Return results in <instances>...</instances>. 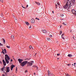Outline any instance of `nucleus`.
<instances>
[{
    "instance_id": "obj_59",
    "label": "nucleus",
    "mask_w": 76,
    "mask_h": 76,
    "mask_svg": "<svg viewBox=\"0 0 76 76\" xmlns=\"http://www.w3.org/2000/svg\"><path fill=\"white\" fill-rule=\"evenodd\" d=\"M61 25L60 26V28H61Z\"/></svg>"
},
{
    "instance_id": "obj_1",
    "label": "nucleus",
    "mask_w": 76,
    "mask_h": 76,
    "mask_svg": "<svg viewBox=\"0 0 76 76\" xmlns=\"http://www.w3.org/2000/svg\"><path fill=\"white\" fill-rule=\"evenodd\" d=\"M72 5H75V0H68L67 1V3L64 6V9H66L68 6H70L71 4H72Z\"/></svg>"
},
{
    "instance_id": "obj_19",
    "label": "nucleus",
    "mask_w": 76,
    "mask_h": 76,
    "mask_svg": "<svg viewBox=\"0 0 76 76\" xmlns=\"http://www.w3.org/2000/svg\"><path fill=\"white\" fill-rule=\"evenodd\" d=\"M11 38L12 39H14V36L13 35L11 36Z\"/></svg>"
},
{
    "instance_id": "obj_44",
    "label": "nucleus",
    "mask_w": 76,
    "mask_h": 76,
    "mask_svg": "<svg viewBox=\"0 0 76 76\" xmlns=\"http://www.w3.org/2000/svg\"><path fill=\"white\" fill-rule=\"evenodd\" d=\"M28 7V5H27L26 6V7Z\"/></svg>"
},
{
    "instance_id": "obj_54",
    "label": "nucleus",
    "mask_w": 76,
    "mask_h": 76,
    "mask_svg": "<svg viewBox=\"0 0 76 76\" xmlns=\"http://www.w3.org/2000/svg\"><path fill=\"white\" fill-rule=\"evenodd\" d=\"M52 12L53 13H54V11H52Z\"/></svg>"
},
{
    "instance_id": "obj_42",
    "label": "nucleus",
    "mask_w": 76,
    "mask_h": 76,
    "mask_svg": "<svg viewBox=\"0 0 76 76\" xmlns=\"http://www.w3.org/2000/svg\"><path fill=\"white\" fill-rule=\"evenodd\" d=\"M37 54V53H35V54H34V56H36V55Z\"/></svg>"
},
{
    "instance_id": "obj_57",
    "label": "nucleus",
    "mask_w": 76,
    "mask_h": 76,
    "mask_svg": "<svg viewBox=\"0 0 76 76\" xmlns=\"http://www.w3.org/2000/svg\"><path fill=\"white\" fill-rule=\"evenodd\" d=\"M37 19V18H35V19Z\"/></svg>"
},
{
    "instance_id": "obj_48",
    "label": "nucleus",
    "mask_w": 76,
    "mask_h": 76,
    "mask_svg": "<svg viewBox=\"0 0 76 76\" xmlns=\"http://www.w3.org/2000/svg\"><path fill=\"white\" fill-rule=\"evenodd\" d=\"M37 20H39V18H37Z\"/></svg>"
},
{
    "instance_id": "obj_32",
    "label": "nucleus",
    "mask_w": 76,
    "mask_h": 76,
    "mask_svg": "<svg viewBox=\"0 0 76 76\" xmlns=\"http://www.w3.org/2000/svg\"><path fill=\"white\" fill-rule=\"evenodd\" d=\"M66 76H70V75H69V74H67L66 75Z\"/></svg>"
},
{
    "instance_id": "obj_24",
    "label": "nucleus",
    "mask_w": 76,
    "mask_h": 76,
    "mask_svg": "<svg viewBox=\"0 0 76 76\" xmlns=\"http://www.w3.org/2000/svg\"><path fill=\"white\" fill-rule=\"evenodd\" d=\"M6 47L7 48H10V46H7Z\"/></svg>"
},
{
    "instance_id": "obj_22",
    "label": "nucleus",
    "mask_w": 76,
    "mask_h": 76,
    "mask_svg": "<svg viewBox=\"0 0 76 76\" xmlns=\"http://www.w3.org/2000/svg\"><path fill=\"white\" fill-rule=\"evenodd\" d=\"M47 40L48 41H50V40H51V39H50V38H47Z\"/></svg>"
},
{
    "instance_id": "obj_55",
    "label": "nucleus",
    "mask_w": 76,
    "mask_h": 76,
    "mask_svg": "<svg viewBox=\"0 0 76 76\" xmlns=\"http://www.w3.org/2000/svg\"><path fill=\"white\" fill-rule=\"evenodd\" d=\"M57 60H59V58H57Z\"/></svg>"
},
{
    "instance_id": "obj_34",
    "label": "nucleus",
    "mask_w": 76,
    "mask_h": 76,
    "mask_svg": "<svg viewBox=\"0 0 76 76\" xmlns=\"http://www.w3.org/2000/svg\"><path fill=\"white\" fill-rule=\"evenodd\" d=\"M51 74H48V76H51Z\"/></svg>"
},
{
    "instance_id": "obj_2",
    "label": "nucleus",
    "mask_w": 76,
    "mask_h": 76,
    "mask_svg": "<svg viewBox=\"0 0 76 76\" xmlns=\"http://www.w3.org/2000/svg\"><path fill=\"white\" fill-rule=\"evenodd\" d=\"M5 59L7 64H9V61L10 60V58H9V57L8 56V55L7 54L5 55Z\"/></svg>"
},
{
    "instance_id": "obj_16",
    "label": "nucleus",
    "mask_w": 76,
    "mask_h": 76,
    "mask_svg": "<svg viewBox=\"0 0 76 76\" xmlns=\"http://www.w3.org/2000/svg\"><path fill=\"white\" fill-rule=\"evenodd\" d=\"M1 53H3L4 55L5 54V53H4V50L3 49H2V51L1 52Z\"/></svg>"
},
{
    "instance_id": "obj_38",
    "label": "nucleus",
    "mask_w": 76,
    "mask_h": 76,
    "mask_svg": "<svg viewBox=\"0 0 76 76\" xmlns=\"http://www.w3.org/2000/svg\"><path fill=\"white\" fill-rule=\"evenodd\" d=\"M22 7H23V8L24 9H26V8H25V7H23V6H22Z\"/></svg>"
},
{
    "instance_id": "obj_58",
    "label": "nucleus",
    "mask_w": 76,
    "mask_h": 76,
    "mask_svg": "<svg viewBox=\"0 0 76 76\" xmlns=\"http://www.w3.org/2000/svg\"><path fill=\"white\" fill-rule=\"evenodd\" d=\"M3 14H1V16H3Z\"/></svg>"
},
{
    "instance_id": "obj_49",
    "label": "nucleus",
    "mask_w": 76,
    "mask_h": 76,
    "mask_svg": "<svg viewBox=\"0 0 76 76\" xmlns=\"http://www.w3.org/2000/svg\"><path fill=\"white\" fill-rule=\"evenodd\" d=\"M34 75H35V73H34Z\"/></svg>"
},
{
    "instance_id": "obj_46",
    "label": "nucleus",
    "mask_w": 76,
    "mask_h": 76,
    "mask_svg": "<svg viewBox=\"0 0 76 76\" xmlns=\"http://www.w3.org/2000/svg\"><path fill=\"white\" fill-rule=\"evenodd\" d=\"M15 20H17V18H15Z\"/></svg>"
},
{
    "instance_id": "obj_33",
    "label": "nucleus",
    "mask_w": 76,
    "mask_h": 76,
    "mask_svg": "<svg viewBox=\"0 0 76 76\" xmlns=\"http://www.w3.org/2000/svg\"><path fill=\"white\" fill-rule=\"evenodd\" d=\"M27 72H28V70H26L25 71V73H27Z\"/></svg>"
},
{
    "instance_id": "obj_10",
    "label": "nucleus",
    "mask_w": 76,
    "mask_h": 76,
    "mask_svg": "<svg viewBox=\"0 0 76 76\" xmlns=\"http://www.w3.org/2000/svg\"><path fill=\"white\" fill-rule=\"evenodd\" d=\"M15 65H12L11 66V70H13V69L14 67H15Z\"/></svg>"
},
{
    "instance_id": "obj_30",
    "label": "nucleus",
    "mask_w": 76,
    "mask_h": 76,
    "mask_svg": "<svg viewBox=\"0 0 76 76\" xmlns=\"http://www.w3.org/2000/svg\"><path fill=\"white\" fill-rule=\"evenodd\" d=\"M0 45L1 46H3V44H1V43L0 42Z\"/></svg>"
},
{
    "instance_id": "obj_6",
    "label": "nucleus",
    "mask_w": 76,
    "mask_h": 76,
    "mask_svg": "<svg viewBox=\"0 0 76 76\" xmlns=\"http://www.w3.org/2000/svg\"><path fill=\"white\" fill-rule=\"evenodd\" d=\"M71 12L73 14H74L76 16V11L74 9H72V10Z\"/></svg>"
},
{
    "instance_id": "obj_13",
    "label": "nucleus",
    "mask_w": 76,
    "mask_h": 76,
    "mask_svg": "<svg viewBox=\"0 0 76 76\" xmlns=\"http://www.w3.org/2000/svg\"><path fill=\"white\" fill-rule=\"evenodd\" d=\"M31 23H34L35 22V20H34V19H32L31 20Z\"/></svg>"
},
{
    "instance_id": "obj_21",
    "label": "nucleus",
    "mask_w": 76,
    "mask_h": 76,
    "mask_svg": "<svg viewBox=\"0 0 76 76\" xmlns=\"http://www.w3.org/2000/svg\"><path fill=\"white\" fill-rule=\"evenodd\" d=\"M4 41V44H5V43L6 42L5 40L4 39H2Z\"/></svg>"
},
{
    "instance_id": "obj_20",
    "label": "nucleus",
    "mask_w": 76,
    "mask_h": 76,
    "mask_svg": "<svg viewBox=\"0 0 76 76\" xmlns=\"http://www.w3.org/2000/svg\"><path fill=\"white\" fill-rule=\"evenodd\" d=\"M4 50L5 52V54H6V53H7V52L6 51V49H4Z\"/></svg>"
},
{
    "instance_id": "obj_27",
    "label": "nucleus",
    "mask_w": 76,
    "mask_h": 76,
    "mask_svg": "<svg viewBox=\"0 0 76 76\" xmlns=\"http://www.w3.org/2000/svg\"><path fill=\"white\" fill-rule=\"evenodd\" d=\"M33 66V67H34V66L36 67V68H37V69L38 70V67L37 66Z\"/></svg>"
},
{
    "instance_id": "obj_35",
    "label": "nucleus",
    "mask_w": 76,
    "mask_h": 76,
    "mask_svg": "<svg viewBox=\"0 0 76 76\" xmlns=\"http://www.w3.org/2000/svg\"><path fill=\"white\" fill-rule=\"evenodd\" d=\"M57 56H60V54L58 53L57 54Z\"/></svg>"
},
{
    "instance_id": "obj_37",
    "label": "nucleus",
    "mask_w": 76,
    "mask_h": 76,
    "mask_svg": "<svg viewBox=\"0 0 76 76\" xmlns=\"http://www.w3.org/2000/svg\"><path fill=\"white\" fill-rule=\"evenodd\" d=\"M49 37H52V35H50Z\"/></svg>"
},
{
    "instance_id": "obj_3",
    "label": "nucleus",
    "mask_w": 76,
    "mask_h": 76,
    "mask_svg": "<svg viewBox=\"0 0 76 76\" xmlns=\"http://www.w3.org/2000/svg\"><path fill=\"white\" fill-rule=\"evenodd\" d=\"M28 63V61H25L21 62L20 64V65L22 67H24L25 66V65H26V64Z\"/></svg>"
},
{
    "instance_id": "obj_31",
    "label": "nucleus",
    "mask_w": 76,
    "mask_h": 76,
    "mask_svg": "<svg viewBox=\"0 0 76 76\" xmlns=\"http://www.w3.org/2000/svg\"><path fill=\"white\" fill-rule=\"evenodd\" d=\"M31 27H32V26H31V25H30L29 27V29H31Z\"/></svg>"
},
{
    "instance_id": "obj_15",
    "label": "nucleus",
    "mask_w": 76,
    "mask_h": 76,
    "mask_svg": "<svg viewBox=\"0 0 76 76\" xmlns=\"http://www.w3.org/2000/svg\"><path fill=\"white\" fill-rule=\"evenodd\" d=\"M25 24H26V25H29V23L28 22H25Z\"/></svg>"
},
{
    "instance_id": "obj_53",
    "label": "nucleus",
    "mask_w": 76,
    "mask_h": 76,
    "mask_svg": "<svg viewBox=\"0 0 76 76\" xmlns=\"http://www.w3.org/2000/svg\"><path fill=\"white\" fill-rule=\"evenodd\" d=\"M62 38L63 39H64V38L63 37Z\"/></svg>"
},
{
    "instance_id": "obj_43",
    "label": "nucleus",
    "mask_w": 76,
    "mask_h": 76,
    "mask_svg": "<svg viewBox=\"0 0 76 76\" xmlns=\"http://www.w3.org/2000/svg\"><path fill=\"white\" fill-rule=\"evenodd\" d=\"M70 32H72V30H70Z\"/></svg>"
},
{
    "instance_id": "obj_62",
    "label": "nucleus",
    "mask_w": 76,
    "mask_h": 76,
    "mask_svg": "<svg viewBox=\"0 0 76 76\" xmlns=\"http://www.w3.org/2000/svg\"><path fill=\"white\" fill-rule=\"evenodd\" d=\"M73 38H74V39H75L74 38V37H73Z\"/></svg>"
},
{
    "instance_id": "obj_8",
    "label": "nucleus",
    "mask_w": 76,
    "mask_h": 76,
    "mask_svg": "<svg viewBox=\"0 0 76 76\" xmlns=\"http://www.w3.org/2000/svg\"><path fill=\"white\" fill-rule=\"evenodd\" d=\"M23 60L22 59H18V61H19L20 63H21L23 61Z\"/></svg>"
},
{
    "instance_id": "obj_18",
    "label": "nucleus",
    "mask_w": 76,
    "mask_h": 76,
    "mask_svg": "<svg viewBox=\"0 0 76 76\" xmlns=\"http://www.w3.org/2000/svg\"><path fill=\"white\" fill-rule=\"evenodd\" d=\"M68 57H71L72 56V54H68Z\"/></svg>"
},
{
    "instance_id": "obj_41",
    "label": "nucleus",
    "mask_w": 76,
    "mask_h": 76,
    "mask_svg": "<svg viewBox=\"0 0 76 76\" xmlns=\"http://www.w3.org/2000/svg\"><path fill=\"white\" fill-rule=\"evenodd\" d=\"M63 35H64V34H62L61 35V36H63Z\"/></svg>"
},
{
    "instance_id": "obj_45",
    "label": "nucleus",
    "mask_w": 76,
    "mask_h": 76,
    "mask_svg": "<svg viewBox=\"0 0 76 76\" xmlns=\"http://www.w3.org/2000/svg\"><path fill=\"white\" fill-rule=\"evenodd\" d=\"M13 61V60L12 59H11L10 60L11 61Z\"/></svg>"
},
{
    "instance_id": "obj_36",
    "label": "nucleus",
    "mask_w": 76,
    "mask_h": 76,
    "mask_svg": "<svg viewBox=\"0 0 76 76\" xmlns=\"http://www.w3.org/2000/svg\"><path fill=\"white\" fill-rule=\"evenodd\" d=\"M32 48V46H30L29 47V48Z\"/></svg>"
},
{
    "instance_id": "obj_4",
    "label": "nucleus",
    "mask_w": 76,
    "mask_h": 76,
    "mask_svg": "<svg viewBox=\"0 0 76 76\" xmlns=\"http://www.w3.org/2000/svg\"><path fill=\"white\" fill-rule=\"evenodd\" d=\"M34 63V61H31L30 62H27V66H32V64H33V63Z\"/></svg>"
},
{
    "instance_id": "obj_50",
    "label": "nucleus",
    "mask_w": 76,
    "mask_h": 76,
    "mask_svg": "<svg viewBox=\"0 0 76 76\" xmlns=\"http://www.w3.org/2000/svg\"><path fill=\"white\" fill-rule=\"evenodd\" d=\"M51 76H53V74H51Z\"/></svg>"
},
{
    "instance_id": "obj_39",
    "label": "nucleus",
    "mask_w": 76,
    "mask_h": 76,
    "mask_svg": "<svg viewBox=\"0 0 76 76\" xmlns=\"http://www.w3.org/2000/svg\"><path fill=\"white\" fill-rule=\"evenodd\" d=\"M70 65H71V64H67V65L68 66H70Z\"/></svg>"
},
{
    "instance_id": "obj_29",
    "label": "nucleus",
    "mask_w": 76,
    "mask_h": 76,
    "mask_svg": "<svg viewBox=\"0 0 76 76\" xmlns=\"http://www.w3.org/2000/svg\"><path fill=\"white\" fill-rule=\"evenodd\" d=\"M0 1L2 2V3H3V0H1V1Z\"/></svg>"
},
{
    "instance_id": "obj_26",
    "label": "nucleus",
    "mask_w": 76,
    "mask_h": 76,
    "mask_svg": "<svg viewBox=\"0 0 76 76\" xmlns=\"http://www.w3.org/2000/svg\"><path fill=\"white\" fill-rule=\"evenodd\" d=\"M48 74H50L51 73H50V71L48 70Z\"/></svg>"
},
{
    "instance_id": "obj_17",
    "label": "nucleus",
    "mask_w": 76,
    "mask_h": 76,
    "mask_svg": "<svg viewBox=\"0 0 76 76\" xmlns=\"http://www.w3.org/2000/svg\"><path fill=\"white\" fill-rule=\"evenodd\" d=\"M35 3L37 4V5H40V3L39 2H37L35 1Z\"/></svg>"
},
{
    "instance_id": "obj_47",
    "label": "nucleus",
    "mask_w": 76,
    "mask_h": 76,
    "mask_svg": "<svg viewBox=\"0 0 76 76\" xmlns=\"http://www.w3.org/2000/svg\"><path fill=\"white\" fill-rule=\"evenodd\" d=\"M56 43H58V41H57L56 42Z\"/></svg>"
},
{
    "instance_id": "obj_40",
    "label": "nucleus",
    "mask_w": 76,
    "mask_h": 76,
    "mask_svg": "<svg viewBox=\"0 0 76 76\" xmlns=\"http://www.w3.org/2000/svg\"><path fill=\"white\" fill-rule=\"evenodd\" d=\"M61 16H64V15H63V14H62L61 15Z\"/></svg>"
},
{
    "instance_id": "obj_5",
    "label": "nucleus",
    "mask_w": 76,
    "mask_h": 76,
    "mask_svg": "<svg viewBox=\"0 0 76 76\" xmlns=\"http://www.w3.org/2000/svg\"><path fill=\"white\" fill-rule=\"evenodd\" d=\"M6 72L7 73H8L10 72V67H7L6 68Z\"/></svg>"
},
{
    "instance_id": "obj_23",
    "label": "nucleus",
    "mask_w": 76,
    "mask_h": 76,
    "mask_svg": "<svg viewBox=\"0 0 76 76\" xmlns=\"http://www.w3.org/2000/svg\"><path fill=\"white\" fill-rule=\"evenodd\" d=\"M18 71V68L16 67V71H15V72L16 73H17V72Z\"/></svg>"
},
{
    "instance_id": "obj_61",
    "label": "nucleus",
    "mask_w": 76,
    "mask_h": 76,
    "mask_svg": "<svg viewBox=\"0 0 76 76\" xmlns=\"http://www.w3.org/2000/svg\"><path fill=\"white\" fill-rule=\"evenodd\" d=\"M72 66H73L74 65L73 64H72Z\"/></svg>"
},
{
    "instance_id": "obj_7",
    "label": "nucleus",
    "mask_w": 76,
    "mask_h": 76,
    "mask_svg": "<svg viewBox=\"0 0 76 76\" xmlns=\"http://www.w3.org/2000/svg\"><path fill=\"white\" fill-rule=\"evenodd\" d=\"M60 5V3L58 2H56V9H57V7H58L59 6V5Z\"/></svg>"
},
{
    "instance_id": "obj_51",
    "label": "nucleus",
    "mask_w": 76,
    "mask_h": 76,
    "mask_svg": "<svg viewBox=\"0 0 76 76\" xmlns=\"http://www.w3.org/2000/svg\"><path fill=\"white\" fill-rule=\"evenodd\" d=\"M74 65H75V64H76V63H74Z\"/></svg>"
},
{
    "instance_id": "obj_25",
    "label": "nucleus",
    "mask_w": 76,
    "mask_h": 76,
    "mask_svg": "<svg viewBox=\"0 0 76 76\" xmlns=\"http://www.w3.org/2000/svg\"><path fill=\"white\" fill-rule=\"evenodd\" d=\"M63 24L64 25H65V26H66V25H67L64 22L63 23Z\"/></svg>"
},
{
    "instance_id": "obj_11",
    "label": "nucleus",
    "mask_w": 76,
    "mask_h": 76,
    "mask_svg": "<svg viewBox=\"0 0 76 76\" xmlns=\"http://www.w3.org/2000/svg\"><path fill=\"white\" fill-rule=\"evenodd\" d=\"M2 61L3 62L4 65L5 66H6V63L5 61H4V60H3Z\"/></svg>"
},
{
    "instance_id": "obj_56",
    "label": "nucleus",
    "mask_w": 76,
    "mask_h": 76,
    "mask_svg": "<svg viewBox=\"0 0 76 76\" xmlns=\"http://www.w3.org/2000/svg\"><path fill=\"white\" fill-rule=\"evenodd\" d=\"M62 38H63V36H61Z\"/></svg>"
},
{
    "instance_id": "obj_12",
    "label": "nucleus",
    "mask_w": 76,
    "mask_h": 76,
    "mask_svg": "<svg viewBox=\"0 0 76 76\" xmlns=\"http://www.w3.org/2000/svg\"><path fill=\"white\" fill-rule=\"evenodd\" d=\"M4 67L5 68V66H4L1 69V71H2V72H3V73H4L5 72L4 71Z\"/></svg>"
},
{
    "instance_id": "obj_28",
    "label": "nucleus",
    "mask_w": 76,
    "mask_h": 76,
    "mask_svg": "<svg viewBox=\"0 0 76 76\" xmlns=\"http://www.w3.org/2000/svg\"><path fill=\"white\" fill-rule=\"evenodd\" d=\"M62 34V31H60V35H61Z\"/></svg>"
},
{
    "instance_id": "obj_9",
    "label": "nucleus",
    "mask_w": 76,
    "mask_h": 76,
    "mask_svg": "<svg viewBox=\"0 0 76 76\" xmlns=\"http://www.w3.org/2000/svg\"><path fill=\"white\" fill-rule=\"evenodd\" d=\"M71 7V5H69V6L68 8L67 9V10L68 12H70V10H71V9H70V7Z\"/></svg>"
},
{
    "instance_id": "obj_60",
    "label": "nucleus",
    "mask_w": 76,
    "mask_h": 76,
    "mask_svg": "<svg viewBox=\"0 0 76 76\" xmlns=\"http://www.w3.org/2000/svg\"><path fill=\"white\" fill-rule=\"evenodd\" d=\"M13 16L14 17H15V15H13Z\"/></svg>"
},
{
    "instance_id": "obj_14",
    "label": "nucleus",
    "mask_w": 76,
    "mask_h": 76,
    "mask_svg": "<svg viewBox=\"0 0 76 76\" xmlns=\"http://www.w3.org/2000/svg\"><path fill=\"white\" fill-rule=\"evenodd\" d=\"M42 32L43 33H44L45 34H46V33H47V31H46V30H42Z\"/></svg>"
},
{
    "instance_id": "obj_52",
    "label": "nucleus",
    "mask_w": 76,
    "mask_h": 76,
    "mask_svg": "<svg viewBox=\"0 0 76 76\" xmlns=\"http://www.w3.org/2000/svg\"><path fill=\"white\" fill-rule=\"evenodd\" d=\"M0 63L1 64L2 63H1V61H0Z\"/></svg>"
},
{
    "instance_id": "obj_64",
    "label": "nucleus",
    "mask_w": 76,
    "mask_h": 76,
    "mask_svg": "<svg viewBox=\"0 0 76 76\" xmlns=\"http://www.w3.org/2000/svg\"><path fill=\"white\" fill-rule=\"evenodd\" d=\"M5 71H6V69L5 70Z\"/></svg>"
},
{
    "instance_id": "obj_63",
    "label": "nucleus",
    "mask_w": 76,
    "mask_h": 76,
    "mask_svg": "<svg viewBox=\"0 0 76 76\" xmlns=\"http://www.w3.org/2000/svg\"><path fill=\"white\" fill-rule=\"evenodd\" d=\"M32 49H33V48H32Z\"/></svg>"
}]
</instances>
